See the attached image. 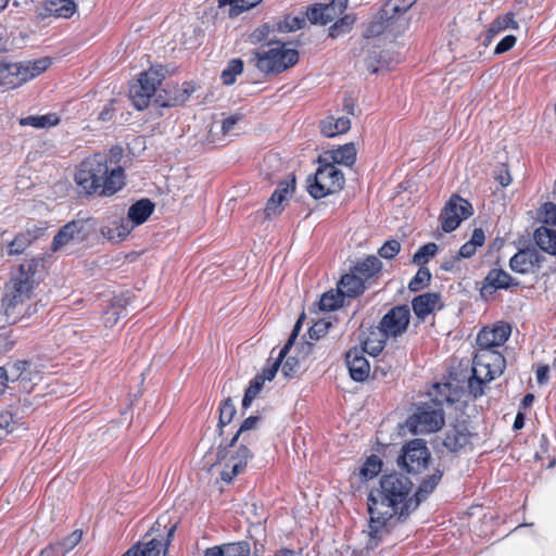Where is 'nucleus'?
<instances>
[{
  "mask_svg": "<svg viewBox=\"0 0 556 556\" xmlns=\"http://www.w3.org/2000/svg\"><path fill=\"white\" fill-rule=\"evenodd\" d=\"M442 476V470L434 468L420 482L413 496L409 495L413 483L408 478L400 473L382 476L379 488L371 490L368 495L370 539L380 540L383 533H389L402 518L415 510L435 490Z\"/></svg>",
  "mask_w": 556,
  "mask_h": 556,
  "instance_id": "nucleus-1",
  "label": "nucleus"
},
{
  "mask_svg": "<svg viewBox=\"0 0 556 556\" xmlns=\"http://www.w3.org/2000/svg\"><path fill=\"white\" fill-rule=\"evenodd\" d=\"M37 267L38 261L35 258L23 262L4 286L1 305L7 317L13 321L36 312L33 302Z\"/></svg>",
  "mask_w": 556,
  "mask_h": 556,
  "instance_id": "nucleus-2",
  "label": "nucleus"
},
{
  "mask_svg": "<svg viewBox=\"0 0 556 556\" xmlns=\"http://www.w3.org/2000/svg\"><path fill=\"white\" fill-rule=\"evenodd\" d=\"M77 185L88 194L112 195L125 185L124 169L110 166L105 154L97 153L81 163L75 175Z\"/></svg>",
  "mask_w": 556,
  "mask_h": 556,
  "instance_id": "nucleus-3",
  "label": "nucleus"
},
{
  "mask_svg": "<svg viewBox=\"0 0 556 556\" xmlns=\"http://www.w3.org/2000/svg\"><path fill=\"white\" fill-rule=\"evenodd\" d=\"M506 367V359L497 349L478 348L472 359L471 376L468 379L469 393L475 397L483 395L488 383L500 377Z\"/></svg>",
  "mask_w": 556,
  "mask_h": 556,
  "instance_id": "nucleus-4",
  "label": "nucleus"
},
{
  "mask_svg": "<svg viewBox=\"0 0 556 556\" xmlns=\"http://www.w3.org/2000/svg\"><path fill=\"white\" fill-rule=\"evenodd\" d=\"M178 521L163 514L152 525L141 541L134 544L122 556H160L166 555L177 530Z\"/></svg>",
  "mask_w": 556,
  "mask_h": 556,
  "instance_id": "nucleus-5",
  "label": "nucleus"
},
{
  "mask_svg": "<svg viewBox=\"0 0 556 556\" xmlns=\"http://www.w3.org/2000/svg\"><path fill=\"white\" fill-rule=\"evenodd\" d=\"M298 60V51L287 48L285 43L279 41H270L267 50L255 53L256 67L266 74L281 73L293 66Z\"/></svg>",
  "mask_w": 556,
  "mask_h": 556,
  "instance_id": "nucleus-6",
  "label": "nucleus"
},
{
  "mask_svg": "<svg viewBox=\"0 0 556 556\" xmlns=\"http://www.w3.org/2000/svg\"><path fill=\"white\" fill-rule=\"evenodd\" d=\"M344 182V175L336 165L323 162L315 175L307 178V191L314 199H321L340 191Z\"/></svg>",
  "mask_w": 556,
  "mask_h": 556,
  "instance_id": "nucleus-7",
  "label": "nucleus"
},
{
  "mask_svg": "<svg viewBox=\"0 0 556 556\" xmlns=\"http://www.w3.org/2000/svg\"><path fill=\"white\" fill-rule=\"evenodd\" d=\"M445 417L443 408L438 404L420 403L408 416L406 425L413 434H429L441 430Z\"/></svg>",
  "mask_w": 556,
  "mask_h": 556,
  "instance_id": "nucleus-8",
  "label": "nucleus"
},
{
  "mask_svg": "<svg viewBox=\"0 0 556 556\" xmlns=\"http://www.w3.org/2000/svg\"><path fill=\"white\" fill-rule=\"evenodd\" d=\"M431 454L424 439L406 442L397 458L399 466L408 473H421L427 469Z\"/></svg>",
  "mask_w": 556,
  "mask_h": 556,
  "instance_id": "nucleus-9",
  "label": "nucleus"
},
{
  "mask_svg": "<svg viewBox=\"0 0 556 556\" xmlns=\"http://www.w3.org/2000/svg\"><path fill=\"white\" fill-rule=\"evenodd\" d=\"M540 213L539 218L543 225L534 230L533 240L541 251L556 256V230L551 228L556 227V211H540Z\"/></svg>",
  "mask_w": 556,
  "mask_h": 556,
  "instance_id": "nucleus-10",
  "label": "nucleus"
},
{
  "mask_svg": "<svg viewBox=\"0 0 556 556\" xmlns=\"http://www.w3.org/2000/svg\"><path fill=\"white\" fill-rule=\"evenodd\" d=\"M511 334V326L506 321H497L484 326L478 332L477 346L484 349H497L503 346Z\"/></svg>",
  "mask_w": 556,
  "mask_h": 556,
  "instance_id": "nucleus-11",
  "label": "nucleus"
},
{
  "mask_svg": "<svg viewBox=\"0 0 556 556\" xmlns=\"http://www.w3.org/2000/svg\"><path fill=\"white\" fill-rule=\"evenodd\" d=\"M410 311L407 305L393 306L379 321L381 329L392 338L402 336L408 328Z\"/></svg>",
  "mask_w": 556,
  "mask_h": 556,
  "instance_id": "nucleus-12",
  "label": "nucleus"
},
{
  "mask_svg": "<svg viewBox=\"0 0 556 556\" xmlns=\"http://www.w3.org/2000/svg\"><path fill=\"white\" fill-rule=\"evenodd\" d=\"M518 286V280L511 277L509 273L502 268H492L482 282L480 295L484 300H488L492 298L497 290H508Z\"/></svg>",
  "mask_w": 556,
  "mask_h": 556,
  "instance_id": "nucleus-13",
  "label": "nucleus"
},
{
  "mask_svg": "<svg viewBox=\"0 0 556 556\" xmlns=\"http://www.w3.org/2000/svg\"><path fill=\"white\" fill-rule=\"evenodd\" d=\"M346 8L348 0H328L309 8L306 16L313 24L326 25L340 16Z\"/></svg>",
  "mask_w": 556,
  "mask_h": 556,
  "instance_id": "nucleus-14",
  "label": "nucleus"
},
{
  "mask_svg": "<svg viewBox=\"0 0 556 556\" xmlns=\"http://www.w3.org/2000/svg\"><path fill=\"white\" fill-rule=\"evenodd\" d=\"M545 257L534 248L521 249L509 260L513 271L521 275L535 273L542 267Z\"/></svg>",
  "mask_w": 556,
  "mask_h": 556,
  "instance_id": "nucleus-15",
  "label": "nucleus"
},
{
  "mask_svg": "<svg viewBox=\"0 0 556 556\" xmlns=\"http://www.w3.org/2000/svg\"><path fill=\"white\" fill-rule=\"evenodd\" d=\"M365 353V350L358 346H353L345 353V365L350 377L356 382L366 381L370 374V365Z\"/></svg>",
  "mask_w": 556,
  "mask_h": 556,
  "instance_id": "nucleus-16",
  "label": "nucleus"
},
{
  "mask_svg": "<svg viewBox=\"0 0 556 556\" xmlns=\"http://www.w3.org/2000/svg\"><path fill=\"white\" fill-rule=\"evenodd\" d=\"M253 457L251 451L245 444H240L225 463V468L220 472V479L224 482H231L240 472L244 470L249 460Z\"/></svg>",
  "mask_w": 556,
  "mask_h": 556,
  "instance_id": "nucleus-17",
  "label": "nucleus"
},
{
  "mask_svg": "<svg viewBox=\"0 0 556 556\" xmlns=\"http://www.w3.org/2000/svg\"><path fill=\"white\" fill-rule=\"evenodd\" d=\"M443 306L441 295L437 292H426L412 300V309L417 319L421 323H424L428 316L442 309Z\"/></svg>",
  "mask_w": 556,
  "mask_h": 556,
  "instance_id": "nucleus-18",
  "label": "nucleus"
},
{
  "mask_svg": "<svg viewBox=\"0 0 556 556\" xmlns=\"http://www.w3.org/2000/svg\"><path fill=\"white\" fill-rule=\"evenodd\" d=\"M472 433L468 427L462 422L451 426L443 439V446L452 453L459 452L471 444Z\"/></svg>",
  "mask_w": 556,
  "mask_h": 556,
  "instance_id": "nucleus-19",
  "label": "nucleus"
},
{
  "mask_svg": "<svg viewBox=\"0 0 556 556\" xmlns=\"http://www.w3.org/2000/svg\"><path fill=\"white\" fill-rule=\"evenodd\" d=\"M86 224L85 222L72 220L64 225L53 238L51 244L52 251L60 250L71 241L84 240L87 237V231L85 230Z\"/></svg>",
  "mask_w": 556,
  "mask_h": 556,
  "instance_id": "nucleus-20",
  "label": "nucleus"
},
{
  "mask_svg": "<svg viewBox=\"0 0 556 556\" xmlns=\"http://www.w3.org/2000/svg\"><path fill=\"white\" fill-rule=\"evenodd\" d=\"M100 231L108 241L119 243L130 233L131 225L128 219H125V217L115 216L103 224Z\"/></svg>",
  "mask_w": 556,
  "mask_h": 556,
  "instance_id": "nucleus-21",
  "label": "nucleus"
},
{
  "mask_svg": "<svg viewBox=\"0 0 556 556\" xmlns=\"http://www.w3.org/2000/svg\"><path fill=\"white\" fill-rule=\"evenodd\" d=\"M356 160V148L353 143H346L338 149L326 151L320 157L319 163L329 162L330 164L352 166Z\"/></svg>",
  "mask_w": 556,
  "mask_h": 556,
  "instance_id": "nucleus-22",
  "label": "nucleus"
},
{
  "mask_svg": "<svg viewBox=\"0 0 556 556\" xmlns=\"http://www.w3.org/2000/svg\"><path fill=\"white\" fill-rule=\"evenodd\" d=\"M251 546L248 541H237L223 543L207 547L204 551V556H250Z\"/></svg>",
  "mask_w": 556,
  "mask_h": 556,
  "instance_id": "nucleus-23",
  "label": "nucleus"
},
{
  "mask_svg": "<svg viewBox=\"0 0 556 556\" xmlns=\"http://www.w3.org/2000/svg\"><path fill=\"white\" fill-rule=\"evenodd\" d=\"M389 338L391 337L387 334L378 324L377 327L368 330L359 349L365 350L366 353L372 356H376L382 352Z\"/></svg>",
  "mask_w": 556,
  "mask_h": 556,
  "instance_id": "nucleus-24",
  "label": "nucleus"
},
{
  "mask_svg": "<svg viewBox=\"0 0 556 556\" xmlns=\"http://www.w3.org/2000/svg\"><path fill=\"white\" fill-rule=\"evenodd\" d=\"M381 268V261L375 255H368L364 260L356 262L350 270L367 283Z\"/></svg>",
  "mask_w": 556,
  "mask_h": 556,
  "instance_id": "nucleus-25",
  "label": "nucleus"
},
{
  "mask_svg": "<svg viewBox=\"0 0 556 556\" xmlns=\"http://www.w3.org/2000/svg\"><path fill=\"white\" fill-rule=\"evenodd\" d=\"M295 190V178L288 177L286 180L281 181L276 190L273 192L271 197L268 201V207L273 208L275 206H282L288 205L289 198L292 197L293 192Z\"/></svg>",
  "mask_w": 556,
  "mask_h": 556,
  "instance_id": "nucleus-26",
  "label": "nucleus"
},
{
  "mask_svg": "<svg viewBox=\"0 0 556 556\" xmlns=\"http://www.w3.org/2000/svg\"><path fill=\"white\" fill-rule=\"evenodd\" d=\"M21 83L24 84L43 73L51 64L49 59L42 58L35 61L16 62Z\"/></svg>",
  "mask_w": 556,
  "mask_h": 556,
  "instance_id": "nucleus-27",
  "label": "nucleus"
},
{
  "mask_svg": "<svg viewBox=\"0 0 556 556\" xmlns=\"http://www.w3.org/2000/svg\"><path fill=\"white\" fill-rule=\"evenodd\" d=\"M296 330H298V325L295 326L290 338L287 340L285 345L279 351L277 358L271 364H266V366L263 368L262 374L257 375L260 377H264V381H266V380L271 381L275 378L283 358L287 356L288 352L290 351L291 346L293 345V342L298 336Z\"/></svg>",
  "mask_w": 556,
  "mask_h": 556,
  "instance_id": "nucleus-28",
  "label": "nucleus"
},
{
  "mask_svg": "<svg viewBox=\"0 0 556 556\" xmlns=\"http://www.w3.org/2000/svg\"><path fill=\"white\" fill-rule=\"evenodd\" d=\"M338 288L345 296L356 298L364 293L367 286L361 278L350 270V273L341 277Z\"/></svg>",
  "mask_w": 556,
  "mask_h": 556,
  "instance_id": "nucleus-29",
  "label": "nucleus"
},
{
  "mask_svg": "<svg viewBox=\"0 0 556 556\" xmlns=\"http://www.w3.org/2000/svg\"><path fill=\"white\" fill-rule=\"evenodd\" d=\"M351 127L350 118L345 116H328L320 123V131L325 137L331 138L346 132Z\"/></svg>",
  "mask_w": 556,
  "mask_h": 556,
  "instance_id": "nucleus-30",
  "label": "nucleus"
},
{
  "mask_svg": "<svg viewBox=\"0 0 556 556\" xmlns=\"http://www.w3.org/2000/svg\"><path fill=\"white\" fill-rule=\"evenodd\" d=\"M163 79V74L161 71L156 68H150L149 71L142 73L135 86L139 88V90H143L147 96L151 99V97L155 93L157 86L161 85Z\"/></svg>",
  "mask_w": 556,
  "mask_h": 556,
  "instance_id": "nucleus-31",
  "label": "nucleus"
},
{
  "mask_svg": "<svg viewBox=\"0 0 556 556\" xmlns=\"http://www.w3.org/2000/svg\"><path fill=\"white\" fill-rule=\"evenodd\" d=\"M163 79V74L161 71L156 68H150L149 71L142 73L135 86L139 88V90H143L147 96L151 99V97L155 93L157 86L161 85Z\"/></svg>",
  "mask_w": 556,
  "mask_h": 556,
  "instance_id": "nucleus-32",
  "label": "nucleus"
},
{
  "mask_svg": "<svg viewBox=\"0 0 556 556\" xmlns=\"http://www.w3.org/2000/svg\"><path fill=\"white\" fill-rule=\"evenodd\" d=\"M38 238L37 229L18 232L8 244V255H20Z\"/></svg>",
  "mask_w": 556,
  "mask_h": 556,
  "instance_id": "nucleus-33",
  "label": "nucleus"
},
{
  "mask_svg": "<svg viewBox=\"0 0 556 556\" xmlns=\"http://www.w3.org/2000/svg\"><path fill=\"white\" fill-rule=\"evenodd\" d=\"M16 62H0V87L16 88L22 85Z\"/></svg>",
  "mask_w": 556,
  "mask_h": 556,
  "instance_id": "nucleus-34",
  "label": "nucleus"
},
{
  "mask_svg": "<svg viewBox=\"0 0 556 556\" xmlns=\"http://www.w3.org/2000/svg\"><path fill=\"white\" fill-rule=\"evenodd\" d=\"M517 27H518V24L515 21L514 15L511 13H506L504 15L496 17L492 22V24L490 25V27L486 31L484 45L488 46L492 41V39L500 33H502L508 28L516 29Z\"/></svg>",
  "mask_w": 556,
  "mask_h": 556,
  "instance_id": "nucleus-35",
  "label": "nucleus"
},
{
  "mask_svg": "<svg viewBox=\"0 0 556 556\" xmlns=\"http://www.w3.org/2000/svg\"><path fill=\"white\" fill-rule=\"evenodd\" d=\"M126 316V305L122 298H113L110 307L104 312L103 324L113 328L122 317Z\"/></svg>",
  "mask_w": 556,
  "mask_h": 556,
  "instance_id": "nucleus-36",
  "label": "nucleus"
},
{
  "mask_svg": "<svg viewBox=\"0 0 556 556\" xmlns=\"http://www.w3.org/2000/svg\"><path fill=\"white\" fill-rule=\"evenodd\" d=\"M60 123V117L55 113L43 115H30L20 119L21 126H31L38 129L50 128Z\"/></svg>",
  "mask_w": 556,
  "mask_h": 556,
  "instance_id": "nucleus-37",
  "label": "nucleus"
},
{
  "mask_svg": "<svg viewBox=\"0 0 556 556\" xmlns=\"http://www.w3.org/2000/svg\"><path fill=\"white\" fill-rule=\"evenodd\" d=\"M485 242V236L481 228H476L472 231L469 241L465 242L458 250L457 258H469L476 254L478 248L482 247Z\"/></svg>",
  "mask_w": 556,
  "mask_h": 556,
  "instance_id": "nucleus-38",
  "label": "nucleus"
},
{
  "mask_svg": "<svg viewBox=\"0 0 556 556\" xmlns=\"http://www.w3.org/2000/svg\"><path fill=\"white\" fill-rule=\"evenodd\" d=\"M193 89L189 84H184L182 86H173L166 91L169 93L168 98L165 101H160L162 106H174L185 103Z\"/></svg>",
  "mask_w": 556,
  "mask_h": 556,
  "instance_id": "nucleus-39",
  "label": "nucleus"
},
{
  "mask_svg": "<svg viewBox=\"0 0 556 556\" xmlns=\"http://www.w3.org/2000/svg\"><path fill=\"white\" fill-rule=\"evenodd\" d=\"M345 295L338 288L325 292L319 300V308L324 312H332L343 305Z\"/></svg>",
  "mask_w": 556,
  "mask_h": 556,
  "instance_id": "nucleus-40",
  "label": "nucleus"
},
{
  "mask_svg": "<svg viewBox=\"0 0 556 556\" xmlns=\"http://www.w3.org/2000/svg\"><path fill=\"white\" fill-rule=\"evenodd\" d=\"M445 214L441 216V229L444 232L454 231L463 219H467L473 213V211H460V216L457 211H444Z\"/></svg>",
  "mask_w": 556,
  "mask_h": 556,
  "instance_id": "nucleus-41",
  "label": "nucleus"
},
{
  "mask_svg": "<svg viewBox=\"0 0 556 556\" xmlns=\"http://www.w3.org/2000/svg\"><path fill=\"white\" fill-rule=\"evenodd\" d=\"M47 10L59 17H70L76 11V4L73 0H49Z\"/></svg>",
  "mask_w": 556,
  "mask_h": 556,
  "instance_id": "nucleus-42",
  "label": "nucleus"
},
{
  "mask_svg": "<svg viewBox=\"0 0 556 556\" xmlns=\"http://www.w3.org/2000/svg\"><path fill=\"white\" fill-rule=\"evenodd\" d=\"M438 253V245L434 242H429L421 245L413 255V263L426 267L429 261Z\"/></svg>",
  "mask_w": 556,
  "mask_h": 556,
  "instance_id": "nucleus-43",
  "label": "nucleus"
},
{
  "mask_svg": "<svg viewBox=\"0 0 556 556\" xmlns=\"http://www.w3.org/2000/svg\"><path fill=\"white\" fill-rule=\"evenodd\" d=\"M431 273L428 267L418 268L416 275L408 282V290L412 292H419L427 288L431 281Z\"/></svg>",
  "mask_w": 556,
  "mask_h": 556,
  "instance_id": "nucleus-44",
  "label": "nucleus"
},
{
  "mask_svg": "<svg viewBox=\"0 0 556 556\" xmlns=\"http://www.w3.org/2000/svg\"><path fill=\"white\" fill-rule=\"evenodd\" d=\"M218 2L219 7L230 5V16H238L242 12L256 7L258 3L262 2V0H218Z\"/></svg>",
  "mask_w": 556,
  "mask_h": 556,
  "instance_id": "nucleus-45",
  "label": "nucleus"
},
{
  "mask_svg": "<svg viewBox=\"0 0 556 556\" xmlns=\"http://www.w3.org/2000/svg\"><path fill=\"white\" fill-rule=\"evenodd\" d=\"M264 377L255 376L251 381L249 387L245 389L242 407L249 408L253 400L258 395L264 386Z\"/></svg>",
  "mask_w": 556,
  "mask_h": 556,
  "instance_id": "nucleus-46",
  "label": "nucleus"
},
{
  "mask_svg": "<svg viewBox=\"0 0 556 556\" xmlns=\"http://www.w3.org/2000/svg\"><path fill=\"white\" fill-rule=\"evenodd\" d=\"M261 420V417L260 416H250L248 418H245L239 430L237 431V433L233 435V438L230 440L229 444L227 447H232L235 446L236 442L238 441L239 437L242 435V441L243 442H247L249 443V439H248V435H245L244 433L254 429L257 425V422Z\"/></svg>",
  "mask_w": 556,
  "mask_h": 556,
  "instance_id": "nucleus-47",
  "label": "nucleus"
},
{
  "mask_svg": "<svg viewBox=\"0 0 556 556\" xmlns=\"http://www.w3.org/2000/svg\"><path fill=\"white\" fill-rule=\"evenodd\" d=\"M236 406L230 397H227L219 407V419H218V427L220 430L223 427L227 426L231 422L236 415Z\"/></svg>",
  "mask_w": 556,
  "mask_h": 556,
  "instance_id": "nucleus-48",
  "label": "nucleus"
},
{
  "mask_svg": "<svg viewBox=\"0 0 556 556\" xmlns=\"http://www.w3.org/2000/svg\"><path fill=\"white\" fill-rule=\"evenodd\" d=\"M243 70V63L239 59L231 60L227 67L222 72V80L225 85H231L236 76L241 74Z\"/></svg>",
  "mask_w": 556,
  "mask_h": 556,
  "instance_id": "nucleus-49",
  "label": "nucleus"
},
{
  "mask_svg": "<svg viewBox=\"0 0 556 556\" xmlns=\"http://www.w3.org/2000/svg\"><path fill=\"white\" fill-rule=\"evenodd\" d=\"M355 20L351 15H344L339 21H337L329 28V36L332 38H337L343 34H346L353 26Z\"/></svg>",
  "mask_w": 556,
  "mask_h": 556,
  "instance_id": "nucleus-50",
  "label": "nucleus"
},
{
  "mask_svg": "<svg viewBox=\"0 0 556 556\" xmlns=\"http://www.w3.org/2000/svg\"><path fill=\"white\" fill-rule=\"evenodd\" d=\"M381 467H382L381 459L376 455H371L364 463L361 473L364 478L371 479L381 471Z\"/></svg>",
  "mask_w": 556,
  "mask_h": 556,
  "instance_id": "nucleus-51",
  "label": "nucleus"
},
{
  "mask_svg": "<svg viewBox=\"0 0 556 556\" xmlns=\"http://www.w3.org/2000/svg\"><path fill=\"white\" fill-rule=\"evenodd\" d=\"M129 98L137 110H143L149 105L150 98L147 93H143V90H139V88L132 85L129 89Z\"/></svg>",
  "mask_w": 556,
  "mask_h": 556,
  "instance_id": "nucleus-52",
  "label": "nucleus"
},
{
  "mask_svg": "<svg viewBox=\"0 0 556 556\" xmlns=\"http://www.w3.org/2000/svg\"><path fill=\"white\" fill-rule=\"evenodd\" d=\"M306 23L303 16H287L282 22L278 24V28L281 31H295L302 28Z\"/></svg>",
  "mask_w": 556,
  "mask_h": 556,
  "instance_id": "nucleus-53",
  "label": "nucleus"
},
{
  "mask_svg": "<svg viewBox=\"0 0 556 556\" xmlns=\"http://www.w3.org/2000/svg\"><path fill=\"white\" fill-rule=\"evenodd\" d=\"M401 250V244L397 240L392 239L386 241L382 247L378 250V254L380 257L386 260H391L395 257Z\"/></svg>",
  "mask_w": 556,
  "mask_h": 556,
  "instance_id": "nucleus-54",
  "label": "nucleus"
},
{
  "mask_svg": "<svg viewBox=\"0 0 556 556\" xmlns=\"http://www.w3.org/2000/svg\"><path fill=\"white\" fill-rule=\"evenodd\" d=\"M83 531L77 529L59 542L58 545L63 549V552L67 553L74 549L80 543Z\"/></svg>",
  "mask_w": 556,
  "mask_h": 556,
  "instance_id": "nucleus-55",
  "label": "nucleus"
},
{
  "mask_svg": "<svg viewBox=\"0 0 556 556\" xmlns=\"http://www.w3.org/2000/svg\"><path fill=\"white\" fill-rule=\"evenodd\" d=\"M417 0H389L386 5L384 13H402L406 12Z\"/></svg>",
  "mask_w": 556,
  "mask_h": 556,
  "instance_id": "nucleus-56",
  "label": "nucleus"
},
{
  "mask_svg": "<svg viewBox=\"0 0 556 556\" xmlns=\"http://www.w3.org/2000/svg\"><path fill=\"white\" fill-rule=\"evenodd\" d=\"M29 368H31V363L28 361L14 362L10 367V372H8L10 381H18L22 377L23 370H28Z\"/></svg>",
  "mask_w": 556,
  "mask_h": 556,
  "instance_id": "nucleus-57",
  "label": "nucleus"
},
{
  "mask_svg": "<svg viewBox=\"0 0 556 556\" xmlns=\"http://www.w3.org/2000/svg\"><path fill=\"white\" fill-rule=\"evenodd\" d=\"M153 211H128V216L125 219L129 220L131 230L143 223H146Z\"/></svg>",
  "mask_w": 556,
  "mask_h": 556,
  "instance_id": "nucleus-58",
  "label": "nucleus"
},
{
  "mask_svg": "<svg viewBox=\"0 0 556 556\" xmlns=\"http://www.w3.org/2000/svg\"><path fill=\"white\" fill-rule=\"evenodd\" d=\"M269 30L270 28L267 24L257 27L249 35V41L253 45L262 42L263 40L268 38Z\"/></svg>",
  "mask_w": 556,
  "mask_h": 556,
  "instance_id": "nucleus-59",
  "label": "nucleus"
},
{
  "mask_svg": "<svg viewBox=\"0 0 556 556\" xmlns=\"http://www.w3.org/2000/svg\"><path fill=\"white\" fill-rule=\"evenodd\" d=\"M443 208H472V205L466 199L459 197L458 194H452L450 199L446 201Z\"/></svg>",
  "mask_w": 556,
  "mask_h": 556,
  "instance_id": "nucleus-60",
  "label": "nucleus"
},
{
  "mask_svg": "<svg viewBox=\"0 0 556 556\" xmlns=\"http://www.w3.org/2000/svg\"><path fill=\"white\" fill-rule=\"evenodd\" d=\"M517 39L514 35L505 36L495 47L494 53L502 54L509 51L516 43Z\"/></svg>",
  "mask_w": 556,
  "mask_h": 556,
  "instance_id": "nucleus-61",
  "label": "nucleus"
},
{
  "mask_svg": "<svg viewBox=\"0 0 556 556\" xmlns=\"http://www.w3.org/2000/svg\"><path fill=\"white\" fill-rule=\"evenodd\" d=\"M383 31V21L382 17H379L378 20H374L368 24L364 31V36L367 38L377 36Z\"/></svg>",
  "mask_w": 556,
  "mask_h": 556,
  "instance_id": "nucleus-62",
  "label": "nucleus"
},
{
  "mask_svg": "<svg viewBox=\"0 0 556 556\" xmlns=\"http://www.w3.org/2000/svg\"><path fill=\"white\" fill-rule=\"evenodd\" d=\"M242 118L241 115L239 114H235V115H231L229 117H226L223 122H222V132L227 136V135H230L232 134L236 125L239 123V121Z\"/></svg>",
  "mask_w": 556,
  "mask_h": 556,
  "instance_id": "nucleus-63",
  "label": "nucleus"
},
{
  "mask_svg": "<svg viewBox=\"0 0 556 556\" xmlns=\"http://www.w3.org/2000/svg\"><path fill=\"white\" fill-rule=\"evenodd\" d=\"M298 368H299L298 359L294 357H288L286 359V362L282 364L281 371H282L283 376L291 378L296 374Z\"/></svg>",
  "mask_w": 556,
  "mask_h": 556,
  "instance_id": "nucleus-64",
  "label": "nucleus"
}]
</instances>
